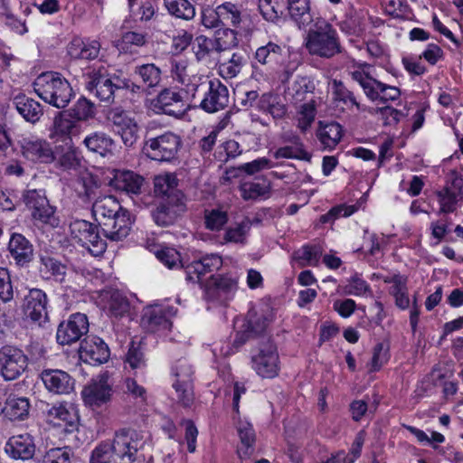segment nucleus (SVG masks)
<instances>
[{"instance_id":"obj_26","label":"nucleus","mask_w":463,"mask_h":463,"mask_svg":"<svg viewBox=\"0 0 463 463\" xmlns=\"http://www.w3.org/2000/svg\"><path fill=\"white\" fill-rule=\"evenodd\" d=\"M222 265V259L218 254H208L184 267L185 279L191 283H202L203 277L218 270Z\"/></svg>"},{"instance_id":"obj_10","label":"nucleus","mask_w":463,"mask_h":463,"mask_svg":"<svg viewBox=\"0 0 463 463\" xmlns=\"http://www.w3.org/2000/svg\"><path fill=\"white\" fill-rule=\"evenodd\" d=\"M191 99L184 90L176 88H165L152 99L151 105L156 113L179 117L185 111V101Z\"/></svg>"},{"instance_id":"obj_8","label":"nucleus","mask_w":463,"mask_h":463,"mask_svg":"<svg viewBox=\"0 0 463 463\" xmlns=\"http://www.w3.org/2000/svg\"><path fill=\"white\" fill-rule=\"evenodd\" d=\"M181 145V137L167 131L156 137L147 138L143 149L146 155L153 160L171 161L176 156Z\"/></svg>"},{"instance_id":"obj_61","label":"nucleus","mask_w":463,"mask_h":463,"mask_svg":"<svg viewBox=\"0 0 463 463\" xmlns=\"http://www.w3.org/2000/svg\"><path fill=\"white\" fill-rule=\"evenodd\" d=\"M407 283L408 279L405 277L402 281H398L397 285L392 286L389 289V293L394 298L395 305L403 310L410 306Z\"/></svg>"},{"instance_id":"obj_12","label":"nucleus","mask_w":463,"mask_h":463,"mask_svg":"<svg viewBox=\"0 0 463 463\" xmlns=\"http://www.w3.org/2000/svg\"><path fill=\"white\" fill-rule=\"evenodd\" d=\"M253 370L262 378L271 379L279 372V358L276 345L271 341L262 343L251 358Z\"/></svg>"},{"instance_id":"obj_55","label":"nucleus","mask_w":463,"mask_h":463,"mask_svg":"<svg viewBox=\"0 0 463 463\" xmlns=\"http://www.w3.org/2000/svg\"><path fill=\"white\" fill-rule=\"evenodd\" d=\"M250 221H242L235 226L229 227L223 235L225 243L245 244L247 234L250 231Z\"/></svg>"},{"instance_id":"obj_6","label":"nucleus","mask_w":463,"mask_h":463,"mask_svg":"<svg viewBox=\"0 0 463 463\" xmlns=\"http://www.w3.org/2000/svg\"><path fill=\"white\" fill-rule=\"evenodd\" d=\"M72 239L95 256L102 255L107 248L106 241L99 236L98 227L85 220H75L70 224Z\"/></svg>"},{"instance_id":"obj_31","label":"nucleus","mask_w":463,"mask_h":463,"mask_svg":"<svg viewBox=\"0 0 463 463\" xmlns=\"http://www.w3.org/2000/svg\"><path fill=\"white\" fill-rule=\"evenodd\" d=\"M100 49L98 40L76 37L68 44L67 52L72 59L91 61L98 58Z\"/></svg>"},{"instance_id":"obj_49","label":"nucleus","mask_w":463,"mask_h":463,"mask_svg":"<svg viewBox=\"0 0 463 463\" xmlns=\"http://www.w3.org/2000/svg\"><path fill=\"white\" fill-rule=\"evenodd\" d=\"M247 59L242 52H233L228 61L219 65L220 75L224 79L235 78L246 64Z\"/></svg>"},{"instance_id":"obj_25","label":"nucleus","mask_w":463,"mask_h":463,"mask_svg":"<svg viewBox=\"0 0 463 463\" xmlns=\"http://www.w3.org/2000/svg\"><path fill=\"white\" fill-rule=\"evenodd\" d=\"M23 156L32 161L51 163L54 160V154L50 144L42 138L29 137L19 140Z\"/></svg>"},{"instance_id":"obj_33","label":"nucleus","mask_w":463,"mask_h":463,"mask_svg":"<svg viewBox=\"0 0 463 463\" xmlns=\"http://www.w3.org/2000/svg\"><path fill=\"white\" fill-rule=\"evenodd\" d=\"M316 135L322 148L331 151L340 143L344 129L338 122L319 121Z\"/></svg>"},{"instance_id":"obj_17","label":"nucleus","mask_w":463,"mask_h":463,"mask_svg":"<svg viewBox=\"0 0 463 463\" xmlns=\"http://www.w3.org/2000/svg\"><path fill=\"white\" fill-rule=\"evenodd\" d=\"M108 119L112 123L113 130L120 136L126 146L135 145L139 137V127L134 118L128 112L113 109L109 113Z\"/></svg>"},{"instance_id":"obj_47","label":"nucleus","mask_w":463,"mask_h":463,"mask_svg":"<svg viewBox=\"0 0 463 463\" xmlns=\"http://www.w3.org/2000/svg\"><path fill=\"white\" fill-rule=\"evenodd\" d=\"M322 256V249L317 245H304L293 253V259L300 267L313 266L319 264Z\"/></svg>"},{"instance_id":"obj_15","label":"nucleus","mask_w":463,"mask_h":463,"mask_svg":"<svg viewBox=\"0 0 463 463\" xmlns=\"http://www.w3.org/2000/svg\"><path fill=\"white\" fill-rule=\"evenodd\" d=\"M108 373L99 374L81 391L85 405L96 409L108 403L112 396V386Z\"/></svg>"},{"instance_id":"obj_45","label":"nucleus","mask_w":463,"mask_h":463,"mask_svg":"<svg viewBox=\"0 0 463 463\" xmlns=\"http://www.w3.org/2000/svg\"><path fill=\"white\" fill-rule=\"evenodd\" d=\"M295 108L297 127L301 132L305 133L313 124L317 115L315 100L310 99L303 104L295 106Z\"/></svg>"},{"instance_id":"obj_29","label":"nucleus","mask_w":463,"mask_h":463,"mask_svg":"<svg viewBox=\"0 0 463 463\" xmlns=\"http://www.w3.org/2000/svg\"><path fill=\"white\" fill-rule=\"evenodd\" d=\"M131 225L130 213L124 209L104 223L101 228L107 239L111 241H119L129 234Z\"/></svg>"},{"instance_id":"obj_24","label":"nucleus","mask_w":463,"mask_h":463,"mask_svg":"<svg viewBox=\"0 0 463 463\" xmlns=\"http://www.w3.org/2000/svg\"><path fill=\"white\" fill-rule=\"evenodd\" d=\"M79 354L84 363L92 365L108 362L110 355L108 345L96 335H89L81 341Z\"/></svg>"},{"instance_id":"obj_53","label":"nucleus","mask_w":463,"mask_h":463,"mask_svg":"<svg viewBox=\"0 0 463 463\" xmlns=\"http://www.w3.org/2000/svg\"><path fill=\"white\" fill-rule=\"evenodd\" d=\"M204 226L212 232H218L228 222L227 212L221 208L205 209L203 213Z\"/></svg>"},{"instance_id":"obj_11","label":"nucleus","mask_w":463,"mask_h":463,"mask_svg":"<svg viewBox=\"0 0 463 463\" xmlns=\"http://www.w3.org/2000/svg\"><path fill=\"white\" fill-rule=\"evenodd\" d=\"M439 212L449 213L463 205V177L451 173L445 185L435 193Z\"/></svg>"},{"instance_id":"obj_60","label":"nucleus","mask_w":463,"mask_h":463,"mask_svg":"<svg viewBox=\"0 0 463 463\" xmlns=\"http://www.w3.org/2000/svg\"><path fill=\"white\" fill-rule=\"evenodd\" d=\"M239 189L244 200H255L266 195L269 192L268 184L255 182H244L240 185Z\"/></svg>"},{"instance_id":"obj_56","label":"nucleus","mask_w":463,"mask_h":463,"mask_svg":"<svg viewBox=\"0 0 463 463\" xmlns=\"http://www.w3.org/2000/svg\"><path fill=\"white\" fill-rule=\"evenodd\" d=\"M194 49L198 61H206L213 52H218L215 40L204 35H199L195 38Z\"/></svg>"},{"instance_id":"obj_38","label":"nucleus","mask_w":463,"mask_h":463,"mask_svg":"<svg viewBox=\"0 0 463 463\" xmlns=\"http://www.w3.org/2000/svg\"><path fill=\"white\" fill-rule=\"evenodd\" d=\"M28 398L10 392L5 402V416L11 420H22L29 414Z\"/></svg>"},{"instance_id":"obj_21","label":"nucleus","mask_w":463,"mask_h":463,"mask_svg":"<svg viewBox=\"0 0 463 463\" xmlns=\"http://www.w3.org/2000/svg\"><path fill=\"white\" fill-rule=\"evenodd\" d=\"M332 103L337 111L341 112H365L370 109L360 102L355 94L350 90L343 81H332Z\"/></svg>"},{"instance_id":"obj_5","label":"nucleus","mask_w":463,"mask_h":463,"mask_svg":"<svg viewBox=\"0 0 463 463\" xmlns=\"http://www.w3.org/2000/svg\"><path fill=\"white\" fill-rule=\"evenodd\" d=\"M110 443L114 450L115 459L118 460L119 463H133L137 452L146 443V434L144 431L134 429H122L115 433Z\"/></svg>"},{"instance_id":"obj_7","label":"nucleus","mask_w":463,"mask_h":463,"mask_svg":"<svg viewBox=\"0 0 463 463\" xmlns=\"http://www.w3.org/2000/svg\"><path fill=\"white\" fill-rule=\"evenodd\" d=\"M171 77L181 84L182 90L190 96L191 101L196 99L200 90H204L206 85L203 76L195 73L193 66L184 59H173L171 61Z\"/></svg>"},{"instance_id":"obj_27","label":"nucleus","mask_w":463,"mask_h":463,"mask_svg":"<svg viewBox=\"0 0 463 463\" xmlns=\"http://www.w3.org/2000/svg\"><path fill=\"white\" fill-rule=\"evenodd\" d=\"M46 305V294L39 288L31 289L24 298V312L25 317L41 326L48 318Z\"/></svg>"},{"instance_id":"obj_43","label":"nucleus","mask_w":463,"mask_h":463,"mask_svg":"<svg viewBox=\"0 0 463 463\" xmlns=\"http://www.w3.org/2000/svg\"><path fill=\"white\" fill-rule=\"evenodd\" d=\"M286 9L299 28H305L313 21L309 0H287Z\"/></svg>"},{"instance_id":"obj_52","label":"nucleus","mask_w":463,"mask_h":463,"mask_svg":"<svg viewBox=\"0 0 463 463\" xmlns=\"http://www.w3.org/2000/svg\"><path fill=\"white\" fill-rule=\"evenodd\" d=\"M66 266L59 260L49 257L43 256L41 258L40 271L47 278H54V279L62 281L66 274Z\"/></svg>"},{"instance_id":"obj_57","label":"nucleus","mask_w":463,"mask_h":463,"mask_svg":"<svg viewBox=\"0 0 463 463\" xmlns=\"http://www.w3.org/2000/svg\"><path fill=\"white\" fill-rule=\"evenodd\" d=\"M155 193L161 196H170L175 193L177 179L173 174L157 175L154 181Z\"/></svg>"},{"instance_id":"obj_59","label":"nucleus","mask_w":463,"mask_h":463,"mask_svg":"<svg viewBox=\"0 0 463 463\" xmlns=\"http://www.w3.org/2000/svg\"><path fill=\"white\" fill-rule=\"evenodd\" d=\"M274 157L276 159L287 158L310 161L311 155L305 149V146H297L289 145L278 148L274 152Z\"/></svg>"},{"instance_id":"obj_46","label":"nucleus","mask_w":463,"mask_h":463,"mask_svg":"<svg viewBox=\"0 0 463 463\" xmlns=\"http://www.w3.org/2000/svg\"><path fill=\"white\" fill-rule=\"evenodd\" d=\"M147 43V33L139 31H128L122 34L117 47L121 52H132L137 48L145 46Z\"/></svg>"},{"instance_id":"obj_19","label":"nucleus","mask_w":463,"mask_h":463,"mask_svg":"<svg viewBox=\"0 0 463 463\" xmlns=\"http://www.w3.org/2000/svg\"><path fill=\"white\" fill-rule=\"evenodd\" d=\"M203 98L200 101L199 107L208 113H214L225 109L229 104V90L220 80H205Z\"/></svg>"},{"instance_id":"obj_20","label":"nucleus","mask_w":463,"mask_h":463,"mask_svg":"<svg viewBox=\"0 0 463 463\" xmlns=\"http://www.w3.org/2000/svg\"><path fill=\"white\" fill-rule=\"evenodd\" d=\"M272 320L273 315L269 308L260 310H257L255 308L250 309L242 326V335H238V337L235 340V344H237L236 348L243 345L247 338L264 333Z\"/></svg>"},{"instance_id":"obj_48","label":"nucleus","mask_w":463,"mask_h":463,"mask_svg":"<svg viewBox=\"0 0 463 463\" xmlns=\"http://www.w3.org/2000/svg\"><path fill=\"white\" fill-rule=\"evenodd\" d=\"M222 24L224 26L240 27L242 22L241 6L232 2H224L218 5Z\"/></svg>"},{"instance_id":"obj_54","label":"nucleus","mask_w":463,"mask_h":463,"mask_svg":"<svg viewBox=\"0 0 463 463\" xmlns=\"http://www.w3.org/2000/svg\"><path fill=\"white\" fill-rule=\"evenodd\" d=\"M135 73L141 78L143 83L148 88H154L161 81V70L154 63L137 66Z\"/></svg>"},{"instance_id":"obj_36","label":"nucleus","mask_w":463,"mask_h":463,"mask_svg":"<svg viewBox=\"0 0 463 463\" xmlns=\"http://www.w3.org/2000/svg\"><path fill=\"white\" fill-rule=\"evenodd\" d=\"M8 250L11 256L18 265L23 266L29 263L33 259V245L24 235L20 233H14L12 235L9 241Z\"/></svg>"},{"instance_id":"obj_22","label":"nucleus","mask_w":463,"mask_h":463,"mask_svg":"<svg viewBox=\"0 0 463 463\" xmlns=\"http://www.w3.org/2000/svg\"><path fill=\"white\" fill-rule=\"evenodd\" d=\"M238 289V279L229 276H211L204 288L205 296L209 300L222 304L232 299Z\"/></svg>"},{"instance_id":"obj_34","label":"nucleus","mask_w":463,"mask_h":463,"mask_svg":"<svg viewBox=\"0 0 463 463\" xmlns=\"http://www.w3.org/2000/svg\"><path fill=\"white\" fill-rule=\"evenodd\" d=\"M5 450L13 458L27 460L33 457L35 444L33 437L28 433L16 435L8 439Z\"/></svg>"},{"instance_id":"obj_40","label":"nucleus","mask_w":463,"mask_h":463,"mask_svg":"<svg viewBox=\"0 0 463 463\" xmlns=\"http://www.w3.org/2000/svg\"><path fill=\"white\" fill-rule=\"evenodd\" d=\"M315 90L314 81L308 77H297L288 88V95L291 103L298 106L307 102V96Z\"/></svg>"},{"instance_id":"obj_44","label":"nucleus","mask_w":463,"mask_h":463,"mask_svg":"<svg viewBox=\"0 0 463 463\" xmlns=\"http://www.w3.org/2000/svg\"><path fill=\"white\" fill-rule=\"evenodd\" d=\"M168 14L180 20L191 21L195 16V7L189 0H164Z\"/></svg>"},{"instance_id":"obj_32","label":"nucleus","mask_w":463,"mask_h":463,"mask_svg":"<svg viewBox=\"0 0 463 463\" xmlns=\"http://www.w3.org/2000/svg\"><path fill=\"white\" fill-rule=\"evenodd\" d=\"M45 419L49 424L63 427L69 430V427L74 428L78 422V415L75 410L68 404H54L45 411Z\"/></svg>"},{"instance_id":"obj_4","label":"nucleus","mask_w":463,"mask_h":463,"mask_svg":"<svg viewBox=\"0 0 463 463\" xmlns=\"http://www.w3.org/2000/svg\"><path fill=\"white\" fill-rule=\"evenodd\" d=\"M85 85L101 101L108 102L113 100L117 90L131 89L134 91L135 88L138 89V86L127 78L117 74L109 75L103 67L90 71L86 75Z\"/></svg>"},{"instance_id":"obj_41","label":"nucleus","mask_w":463,"mask_h":463,"mask_svg":"<svg viewBox=\"0 0 463 463\" xmlns=\"http://www.w3.org/2000/svg\"><path fill=\"white\" fill-rule=\"evenodd\" d=\"M13 103L16 110L26 121L35 123L43 115L41 104L25 95L15 96Z\"/></svg>"},{"instance_id":"obj_64","label":"nucleus","mask_w":463,"mask_h":463,"mask_svg":"<svg viewBox=\"0 0 463 463\" xmlns=\"http://www.w3.org/2000/svg\"><path fill=\"white\" fill-rule=\"evenodd\" d=\"M156 257L168 269L183 267L180 253L174 248H164L158 250Z\"/></svg>"},{"instance_id":"obj_18","label":"nucleus","mask_w":463,"mask_h":463,"mask_svg":"<svg viewBox=\"0 0 463 463\" xmlns=\"http://www.w3.org/2000/svg\"><path fill=\"white\" fill-rule=\"evenodd\" d=\"M89 331V320L86 315L75 313L67 321L61 322L57 329V342L61 345H71L79 341Z\"/></svg>"},{"instance_id":"obj_50","label":"nucleus","mask_w":463,"mask_h":463,"mask_svg":"<svg viewBox=\"0 0 463 463\" xmlns=\"http://www.w3.org/2000/svg\"><path fill=\"white\" fill-rule=\"evenodd\" d=\"M237 430L241 443V447L239 448L238 453L241 458H247L253 450L252 447L255 442V431L252 425L246 421L240 422Z\"/></svg>"},{"instance_id":"obj_2","label":"nucleus","mask_w":463,"mask_h":463,"mask_svg":"<svg viewBox=\"0 0 463 463\" xmlns=\"http://www.w3.org/2000/svg\"><path fill=\"white\" fill-rule=\"evenodd\" d=\"M33 90L44 102L58 109L65 108L73 97L70 82L56 71H45L37 76Z\"/></svg>"},{"instance_id":"obj_28","label":"nucleus","mask_w":463,"mask_h":463,"mask_svg":"<svg viewBox=\"0 0 463 463\" xmlns=\"http://www.w3.org/2000/svg\"><path fill=\"white\" fill-rule=\"evenodd\" d=\"M288 56L285 47L273 42L259 47L255 52L257 61L273 71L282 67Z\"/></svg>"},{"instance_id":"obj_23","label":"nucleus","mask_w":463,"mask_h":463,"mask_svg":"<svg viewBox=\"0 0 463 463\" xmlns=\"http://www.w3.org/2000/svg\"><path fill=\"white\" fill-rule=\"evenodd\" d=\"M99 306L110 317L121 318L128 315L130 302L121 291L114 288L104 289L99 296Z\"/></svg>"},{"instance_id":"obj_58","label":"nucleus","mask_w":463,"mask_h":463,"mask_svg":"<svg viewBox=\"0 0 463 463\" xmlns=\"http://www.w3.org/2000/svg\"><path fill=\"white\" fill-rule=\"evenodd\" d=\"M241 154V149L240 144L235 140L230 139L217 147L214 156L218 161L226 163L230 159L237 157Z\"/></svg>"},{"instance_id":"obj_16","label":"nucleus","mask_w":463,"mask_h":463,"mask_svg":"<svg viewBox=\"0 0 463 463\" xmlns=\"http://www.w3.org/2000/svg\"><path fill=\"white\" fill-rule=\"evenodd\" d=\"M23 199L34 220L52 226L58 223L54 208L50 205L43 190H28L23 194Z\"/></svg>"},{"instance_id":"obj_51","label":"nucleus","mask_w":463,"mask_h":463,"mask_svg":"<svg viewBox=\"0 0 463 463\" xmlns=\"http://www.w3.org/2000/svg\"><path fill=\"white\" fill-rule=\"evenodd\" d=\"M287 0H259V8L267 21L275 22L286 11Z\"/></svg>"},{"instance_id":"obj_30","label":"nucleus","mask_w":463,"mask_h":463,"mask_svg":"<svg viewBox=\"0 0 463 463\" xmlns=\"http://www.w3.org/2000/svg\"><path fill=\"white\" fill-rule=\"evenodd\" d=\"M41 377L46 389L53 393L67 394L74 388L72 377L61 370H44Z\"/></svg>"},{"instance_id":"obj_63","label":"nucleus","mask_w":463,"mask_h":463,"mask_svg":"<svg viewBox=\"0 0 463 463\" xmlns=\"http://www.w3.org/2000/svg\"><path fill=\"white\" fill-rule=\"evenodd\" d=\"M71 111V116L77 120H88L95 115L93 103L85 98L78 99Z\"/></svg>"},{"instance_id":"obj_9","label":"nucleus","mask_w":463,"mask_h":463,"mask_svg":"<svg viewBox=\"0 0 463 463\" xmlns=\"http://www.w3.org/2000/svg\"><path fill=\"white\" fill-rule=\"evenodd\" d=\"M176 312V308L167 304L146 306L142 312L141 326L152 333L169 330L172 326L171 319Z\"/></svg>"},{"instance_id":"obj_39","label":"nucleus","mask_w":463,"mask_h":463,"mask_svg":"<svg viewBox=\"0 0 463 463\" xmlns=\"http://www.w3.org/2000/svg\"><path fill=\"white\" fill-rule=\"evenodd\" d=\"M83 144L89 151L103 157L111 155L115 148V141L108 134L99 131L88 135Z\"/></svg>"},{"instance_id":"obj_42","label":"nucleus","mask_w":463,"mask_h":463,"mask_svg":"<svg viewBox=\"0 0 463 463\" xmlns=\"http://www.w3.org/2000/svg\"><path fill=\"white\" fill-rule=\"evenodd\" d=\"M144 184V178L132 171H120L115 175L116 189L127 194H138Z\"/></svg>"},{"instance_id":"obj_3","label":"nucleus","mask_w":463,"mask_h":463,"mask_svg":"<svg viewBox=\"0 0 463 463\" xmlns=\"http://www.w3.org/2000/svg\"><path fill=\"white\" fill-rule=\"evenodd\" d=\"M306 48L312 55L331 58L341 52L338 33L331 24L317 18L307 32Z\"/></svg>"},{"instance_id":"obj_35","label":"nucleus","mask_w":463,"mask_h":463,"mask_svg":"<svg viewBox=\"0 0 463 463\" xmlns=\"http://www.w3.org/2000/svg\"><path fill=\"white\" fill-rule=\"evenodd\" d=\"M122 210L124 208L111 195L98 198L92 205V214L100 227Z\"/></svg>"},{"instance_id":"obj_14","label":"nucleus","mask_w":463,"mask_h":463,"mask_svg":"<svg viewBox=\"0 0 463 463\" xmlns=\"http://www.w3.org/2000/svg\"><path fill=\"white\" fill-rule=\"evenodd\" d=\"M28 358L19 348L11 345L0 349V372L2 376L12 381L18 378L27 368Z\"/></svg>"},{"instance_id":"obj_13","label":"nucleus","mask_w":463,"mask_h":463,"mask_svg":"<svg viewBox=\"0 0 463 463\" xmlns=\"http://www.w3.org/2000/svg\"><path fill=\"white\" fill-rule=\"evenodd\" d=\"M172 373L175 378L173 387L179 402L184 407L191 406L194 401L192 366L185 359H180L172 368Z\"/></svg>"},{"instance_id":"obj_1","label":"nucleus","mask_w":463,"mask_h":463,"mask_svg":"<svg viewBox=\"0 0 463 463\" xmlns=\"http://www.w3.org/2000/svg\"><path fill=\"white\" fill-rule=\"evenodd\" d=\"M373 71L372 65L360 62L352 66L349 74L351 79L359 84L369 100L380 103L397 100L401 97L400 89L376 80Z\"/></svg>"},{"instance_id":"obj_37","label":"nucleus","mask_w":463,"mask_h":463,"mask_svg":"<svg viewBox=\"0 0 463 463\" xmlns=\"http://www.w3.org/2000/svg\"><path fill=\"white\" fill-rule=\"evenodd\" d=\"M76 132V122L65 117L63 114L59 113V115L54 118L49 137L55 142L61 141L66 145H70L71 144V136Z\"/></svg>"},{"instance_id":"obj_62","label":"nucleus","mask_w":463,"mask_h":463,"mask_svg":"<svg viewBox=\"0 0 463 463\" xmlns=\"http://www.w3.org/2000/svg\"><path fill=\"white\" fill-rule=\"evenodd\" d=\"M200 20L201 24L207 29H214L222 25L218 5L216 8H213L210 5L202 6Z\"/></svg>"}]
</instances>
